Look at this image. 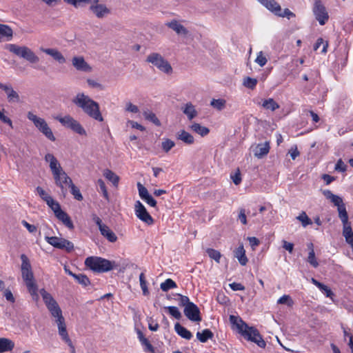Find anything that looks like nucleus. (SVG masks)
<instances>
[{"label":"nucleus","instance_id":"nucleus-57","mask_svg":"<svg viewBox=\"0 0 353 353\" xmlns=\"http://www.w3.org/2000/svg\"><path fill=\"white\" fill-rule=\"evenodd\" d=\"M177 296L179 297L177 299V301L181 306H183L184 308L186 307V305H189V303H192V302L190 301V299L188 296L181 295L180 294H177Z\"/></svg>","mask_w":353,"mask_h":353},{"label":"nucleus","instance_id":"nucleus-61","mask_svg":"<svg viewBox=\"0 0 353 353\" xmlns=\"http://www.w3.org/2000/svg\"><path fill=\"white\" fill-rule=\"evenodd\" d=\"M231 179L235 185H239L241 182V173L239 169L233 174H231Z\"/></svg>","mask_w":353,"mask_h":353},{"label":"nucleus","instance_id":"nucleus-43","mask_svg":"<svg viewBox=\"0 0 353 353\" xmlns=\"http://www.w3.org/2000/svg\"><path fill=\"white\" fill-rule=\"evenodd\" d=\"M175 146V143L170 139H163L161 143L162 150L168 153L172 148Z\"/></svg>","mask_w":353,"mask_h":353},{"label":"nucleus","instance_id":"nucleus-2","mask_svg":"<svg viewBox=\"0 0 353 353\" xmlns=\"http://www.w3.org/2000/svg\"><path fill=\"white\" fill-rule=\"evenodd\" d=\"M87 116L97 121L102 122L103 117L99 104L83 92H78L72 100Z\"/></svg>","mask_w":353,"mask_h":353},{"label":"nucleus","instance_id":"nucleus-29","mask_svg":"<svg viewBox=\"0 0 353 353\" xmlns=\"http://www.w3.org/2000/svg\"><path fill=\"white\" fill-rule=\"evenodd\" d=\"M68 4L73 6L74 8H83L89 6V8L95 3L96 0H63Z\"/></svg>","mask_w":353,"mask_h":353},{"label":"nucleus","instance_id":"nucleus-47","mask_svg":"<svg viewBox=\"0 0 353 353\" xmlns=\"http://www.w3.org/2000/svg\"><path fill=\"white\" fill-rule=\"evenodd\" d=\"M39 292L43 298V300L46 305L50 303L52 301L54 300L52 295L50 293H48L44 288L41 289Z\"/></svg>","mask_w":353,"mask_h":353},{"label":"nucleus","instance_id":"nucleus-31","mask_svg":"<svg viewBox=\"0 0 353 353\" xmlns=\"http://www.w3.org/2000/svg\"><path fill=\"white\" fill-rule=\"evenodd\" d=\"M58 333L61 339L70 347L71 353H76L74 346L69 337L66 327L58 330Z\"/></svg>","mask_w":353,"mask_h":353},{"label":"nucleus","instance_id":"nucleus-59","mask_svg":"<svg viewBox=\"0 0 353 353\" xmlns=\"http://www.w3.org/2000/svg\"><path fill=\"white\" fill-rule=\"evenodd\" d=\"M137 188L139 190V194L142 199L150 195L147 188H145L141 183H137Z\"/></svg>","mask_w":353,"mask_h":353},{"label":"nucleus","instance_id":"nucleus-9","mask_svg":"<svg viewBox=\"0 0 353 353\" xmlns=\"http://www.w3.org/2000/svg\"><path fill=\"white\" fill-rule=\"evenodd\" d=\"M55 119L58 121L63 126L68 128L74 132L81 135L86 136L87 133L82 125L72 116L68 114L64 117H56Z\"/></svg>","mask_w":353,"mask_h":353},{"label":"nucleus","instance_id":"nucleus-50","mask_svg":"<svg viewBox=\"0 0 353 353\" xmlns=\"http://www.w3.org/2000/svg\"><path fill=\"white\" fill-rule=\"evenodd\" d=\"M168 310L169 314L174 317L176 319H180L181 314L179 309L175 306H168L165 307Z\"/></svg>","mask_w":353,"mask_h":353},{"label":"nucleus","instance_id":"nucleus-60","mask_svg":"<svg viewBox=\"0 0 353 353\" xmlns=\"http://www.w3.org/2000/svg\"><path fill=\"white\" fill-rule=\"evenodd\" d=\"M125 111L132 112V113H138L139 112V109L138 106L134 105L131 102H128L125 104Z\"/></svg>","mask_w":353,"mask_h":353},{"label":"nucleus","instance_id":"nucleus-25","mask_svg":"<svg viewBox=\"0 0 353 353\" xmlns=\"http://www.w3.org/2000/svg\"><path fill=\"white\" fill-rule=\"evenodd\" d=\"M234 256L237 259L241 265H245L247 264L248 259L245 255V250L243 244H241L234 250Z\"/></svg>","mask_w":353,"mask_h":353},{"label":"nucleus","instance_id":"nucleus-64","mask_svg":"<svg viewBox=\"0 0 353 353\" xmlns=\"http://www.w3.org/2000/svg\"><path fill=\"white\" fill-rule=\"evenodd\" d=\"M311 282L316 285L322 292H323L325 290L328 288V287L319 281H318L314 278L311 279Z\"/></svg>","mask_w":353,"mask_h":353},{"label":"nucleus","instance_id":"nucleus-33","mask_svg":"<svg viewBox=\"0 0 353 353\" xmlns=\"http://www.w3.org/2000/svg\"><path fill=\"white\" fill-rule=\"evenodd\" d=\"M14 347L12 341L7 338H0V352H5L12 350Z\"/></svg>","mask_w":353,"mask_h":353},{"label":"nucleus","instance_id":"nucleus-56","mask_svg":"<svg viewBox=\"0 0 353 353\" xmlns=\"http://www.w3.org/2000/svg\"><path fill=\"white\" fill-rule=\"evenodd\" d=\"M276 16L281 17H286L288 19H290L292 17H294L295 14L292 12H291L288 8H285L284 9L283 11H282V10L281 9V11L278 12Z\"/></svg>","mask_w":353,"mask_h":353},{"label":"nucleus","instance_id":"nucleus-22","mask_svg":"<svg viewBox=\"0 0 353 353\" xmlns=\"http://www.w3.org/2000/svg\"><path fill=\"white\" fill-rule=\"evenodd\" d=\"M181 110L190 121L192 120L198 115V112L196 110L195 105H194L191 102L185 103L181 107Z\"/></svg>","mask_w":353,"mask_h":353},{"label":"nucleus","instance_id":"nucleus-42","mask_svg":"<svg viewBox=\"0 0 353 353\" xmlns=\"http://www.w3.org/2000/svg\"><path fill=\"white\" fill-rule=\"evenodd\" d=\"M258 81L256 79L251 78L250 77H247L243 79V85L249 89L253 90L255 88Z\"/></svg>","mask_w":353,"mask_h":353},{"label":"nucleus","instance_id":"nucleus-4","mask_svg":"<svg viewBox=\"0 0 353 353\" xmlns=\"http://www.w3.org/2000/svg\"><path fill=\"white\" fill-rule=\"evenodd\" d=\"M21 260V276L26 283L28 292L30 294L32 299L38 301L39 296L38 294V288L34 280L32 266L28 257L22 254L20 256Z\"/></svg>","mask_w":353,"mask_h":353},{"label":"nucleus","instance_id":"nucleus-40","mask_svg":"<svg viewBox=\"0 0 353 353\" xmlns=\"http://www.w3.org/2000/svg\"><path fill=\"white\" fill-rule=\"evenodd\" d=\"M143 116L145 119L151 121L154 124H155L157 126H159L161 125L160 121L158 119V118L156 117L155 114L152 112L150 110H145L143 112Z\"/></svg>","mask_w":353,"mask_h":353},{"label":"nucleus","instance_id":"nucleus-21","mask_svg":"<svg viewBox=\"0 0 353 353\" xmlns=\"http://www.w3.org/2000/svg\"><path fill=\"white\" fill-rule=\"evenodd\" d=\"M40 50L43 52L51 56L54 60L58 61L59 63H65V59L63 55L55 48H41Z\"/></svg>","mask_w":353,"mask_h":353},{"label":"nucleus","instance_id":"nucleus-49","mask_svg":"<svg viewBox=\"0 0 353 353\" xmlns=\"http://www.w3.org/2000/svg\"><path fill=\"white\" fill-rule=\"evenodd\" d=\"M46 203L52 209L54 214H57L60 210H61L59 203L54 201L52 198L49 200V202H46Z\"/></svg>","mask_w":353,"mask_h":353},{"label":"nucleus","instance_id":"nucleus-62","mask_svg":"<svg viewBox=\"0 0 353 353\" xmlns=\"http://www.w3.org/2000/svg\"><path fill=\"white\" fill-rule=\"evenodd\" d=\"M22 225L28 230L30 233H34L37 232V227L34 225H31L28 223L26 221L23 220L21 221Z\"/></svg>","mask_w":353,"mask_h":353},{"label":"nucleus","instance_id":"nucleus-1","mask_svg":"<svg viewBox=\"0 0 353 353\" xmlns=\"http://www.w3.org/2000/svg\"><path fill=\"white\" fill-rule=\"evenodd\" d=\"M44 159L49 163L56 185L60 188L61 194L65 196L68 192V188L72 185L71 178L63 170L58 160L52 154H46Z\"/></svg>","mask_w":353,"mask_h":353},{"label":"nucleus","instance_id":"nucleus-17","mask_svg":"<svg viewBox=\"0 0 353 353\" xmlns=\"http://www.w3.org/2000/svg\"><path fill=\"white\" fill-rule=\"evenodd\" d=\"M0 89L3 90L6 94L7 99L9 103L20 102L19 94L13 89L10 84H4L0 82Z\"/></svg>","mask_w":353,"mask_h":353},{"label":"nucleus","instance_id":"nucleus-34","mask_svg":"<svg viewBox=\"0 0 353 353\" xmlns=\"http://www.w3.org/2000/svg\"><path fill=\"white\" fill-rule=\"evenodd\" d=\"M261 105L265 110L275 111L280 108V105L273 99L269 98L262 101Z\"/></svg>","mask_w":353,"mask_h":353},{"label":"nucleus","instance_id":"nucleus-28","mask_svg":"<svg viewBox=\"0 0 353 353\" xmlns=\"http://www.w3.org/2000/svg\"><path fill=\"white\" fill-rule=\"evenodd\" d=\"M55 216L69 229L72 230L74 228L73 223L66 212L61 210Z\"/></svg>","mask_w":353,"mask_h":353},{"label":"nucleus","instance_id":"nucleus-53","mask_svg":"<svg viewBox=\"0 0 353 353\" xmlns=\"http://www.w3.org/2000/svg\"><path fill=\"white\" fill-rule=\"evenodd\" d=\"M68 188H70L71 189V194L74 196V197L77 201H82L83 200V196L78 188H77L74 183H72V185H70Z\"/></svg>","mask_w":353,"mask_h":353},{"label":"nucleus","instance_id":"nucleus-7","mask_svg":"<svg viewBox=\"0 0 353 353\" xmlns=\"http://www.w3.org/2000/svg\"><path fill=\"white\" fill-rule=\"evenodd\" d=\"M27 118L33 123L35 128L47 139L52 141L56 140L51 128L44 119L37 116L31 111L28 112Z\"/></svg>","mask_w":353,"mask_h":353},{"label":"nucleus","instance_id":"nucleus-36","mask_svg":"<svg viewBox=\"0 0 353 353\" xmlns=\"http://www.w3.org/2000/svg\"><path fill=\"white\" fill-rule=\"evenodd\" d=\"M190 128L191 130L197 133L201 137L206 136L210 132V130L208 128L202 126L198 123H193L191 125H190Z\"/></svg>","mask_w":353,"mask_h":353},{"label":"nucleus","instance_id":"nucleus-55","mask_svg":"<svg viewBox=\"0 0 353 353\" xmlns=\"http://www.w3.org/2000/svg\"><path fill=\"white\" fill-rule=\"evenodd\" d=\"M307 261L314 268L319 266V262L316 259L314 251L309 252Z\"/></svg>","mask_w":353,"mask_h":353},{"label":"nucleus","instance_id":"nucleus-26","mask_svg":"<svg viewBox=\"0 0 353 353\" xmlns=\"http://www.w3.org/2000/svg\"><path fill=\"white\" fill-rule=\"evenodd\" d=\"M270 144L269 142H265L263 143H259L256 145L254 150V156L258 158H261L269 152Z\"/></svg>","mask_w":353,"mask_h":353},{"label":"nucleus","instance_id":"nucleus-39","mask_svg":"<svg viewBox=\"0 0 353 353\" xmlns=\"http://www.w3.org/2000/svg\"><path fill=\"white\" fill-rule=\"evenodd\" d=\"M176 287V283L171 279H167L160 285V288L163 292H168L169 290L175 288Z\"/></svg>","mask_w":353,"mask_h":353},{"label":"nucleus","instance_id":"nucleus-46","mask_svg":"<svg viewBox=\"0 0 353 353\" xmlns=\"http://www.w3.org/2000/svg\"><path fill=\"white\" fill-rule=\"evenodd\" d=\"M206 252L208 254V256L211 259H214L216 262H217V263L220 262V259L221 257V254L219 251L212 249V248H208L206 250Z\"/></svg>","mask_w":353,"mask_h":353},{"label":"nucleus","instance_id":"nucleus-6","mask_svg":"<svg viewBox=\"0 0 353 353\" xmlns=\"http://www.w3.org/2000/svg\"><path fill=\"white\" fill-rule=\"evenodd\" d=\"M5 48L19 58L23 59L30 63H37L39 61V57L34 51L26 46H19L14 43L6 44Z\"/></svg>","mask_w":353,"mask_h":353},{"label":"nucleus","instance_id":"nucleus-41","mask_svg":"<svg viewBox=\"0 0 353 353\" xmlns=\"http://www.w3.org/2000/svg\"><path fill=\"white\" fill-rule=\"evenodd\" d=\"M140 287L144 296L149 295L150 292L147 285V281L145 280V276L143 272H141L139 275Z\"/></svg>","mask_w":353,"mask_h":353},{"label":"nucleus","instance_id":"nucleus-37","mask_svg":"<svg viewBox=\"0 0 353 353\" xmlns=\"http://www.w3.org/2000/svg\"><path fill=\"white\" fill-rule=\"evenodd\" d=\"M213 337L212 332L208 330H203L201 332H198L196 333V338L201 343H205L208 339H211Z\"/></svg>","mask_w":353,"mask_h":353},{"label":"nucleus","instance_id":"nucleus-14","mask_svg":"<svg viewBox=\"0 0 353 353\" xmlns=\"http://www.w3.org/2000/svg\"><path fill=\"white\" fill-rule=\"evenodd\" d=\"M313 12L320 25L323 26L327 21L329 19L328 13L325 6L319 0L315 1L313 7Z\"/></svg>","mask_w":353,"mask_h":353},{"label":"nucleus","instance_id":"nucleus-18","mask_svg":"<svg viewBox=\"0 0 353 353\" xmlns=\"http://www.w3.org/2000/svg\"><path fill=\"white\" fill-rule=\"evenodd\" d=\"M72 64L76 70L84 72H91L92 67L85 61L82 56L74 57L72 59Z\"/></svg>","mask_w":353,"mask_h":353},{"label":"nucleus","instance_id":"nucleus-16","mask_svg":"<svg viewBox=\"0 0 353 353\" xmlns=\"http://www.w3.org/2000/svg\"><path fill=\"white\" fill-rule=\"evenodd\" d=\"M184 314L185 316L192 321H201L200 310L196 305L194 303H189L184 308Z\"/></svg>","mask_w":353,"mask_h":353},{"label":"nucleus","instance_id":"nucleus-20","mask_svg":"<svg viewBox=\"0 0 353 353\" xmlns=\"http://www.w3.org/2000/svg\"><path fill=\"white\" fill-rule=\"evenodd\" d=\"M166 26L174 30L179 35L185 37L189 34L188 29L175 19L167 23Z\"/></svg>","mask_w":353,"mask_h":353},{"label":"nucleus","instance_id":"nucleus-5","mask_svg":"<svg viewBox=\"0 0 353 353\" xmlns=\"http://www.w3.org/2000/svg\"><path fill=\"white\" fill-rule=\"evenodd\" d=\"M85 265L97 272H106L117 267L114 261L98 256L88 257L85 261Z\"/></svg>","mask_w":353,"mask_h":353},{"label":"nucleus","instance_id":"nucleus-44","mask_svg":"<svg viewBox=\"0 0 353 353\" xmlns=\"http://www.w3.org/2000/svg\"><path fill=\"white\" fill-rule=\"evenodd\" d=\"M74 279L81 285L85 287L90 285V282L88 276L83 274H78L74 276Z\"/></svg>","mask_w":353,"mask_h":353},{"label":"nucleus","instance_id":"nucleus-8","mask_svg":"<svg viewBox=\"0 0 353 353\" xmlns=\"http://www.w3.org/2000/svg\"><path fill=\"white\" fill-rule=\"evenodd\" d=\"M146 61L156 67L160 72L171 74L173 72L170 63L161 54L152 52L148 55Z\"/></svg>","mask_w":353,"mask_h":353},{"label":"nucleus","instance_id":"nucleus-45","mask_svg":"<svg viewBox=\"0 0 353 353\" xmlns=\"http://www.w3.org/2000/svg\"><path fill=\"white\" fill-rule=\"evenodd\" d=\"M296 219L301 222V224L304 228L308 225H311L312 223L305 212H302Z\"/></svg>","mask_w":353,"mask_h":353},{"label":"nucleus","instance_id":"nucleus-32","mask_svg":"<svg viewBox=\"0 0 353 353\" xmlns=\"http://www.w3.org/2000/svg\"><path fill=\"white\" fill-rule=\"evenodd\" d=\"M176 332L182 338L190 340L192 337V333L185 327L176 323L174 325Z\"/></svg>","mask_w":353,"mask_h":353},{"label":"nucleus","instance_id":"nucleus-24","mask_svg":"<svg viewBox=\"0 0 353 353\" xmlns=\"http://www.w3.org/2000/svg\"><path fill=\"white\" fill-rule=\"evenodd\" d=\"M13 31L7 25L0 24V42L10 41L12 38Z\"/></svg>","mask_w":353,"mask_h":353},{"label":"nucleus","instance_id":"nucleus-63","mask_svg":"<svg viewBox=\"0 0 353 353\" xmlns=\"http://www.w3.org/2000/svg\"><path fill=\"white\" fill-rule=\"evenodd\" d=\"M311 282L316 285L322 292H323L325 290L328 288V287L319 281H318L314 278L311 279Z\"/></svg>","mask_w":353,"mask_h":353},{"label":"nucleus","instance_id":"nucleus-54","mask_svg":"<svg viewBox=\"0 0 353 353\" xmlns=\"http://www.w3.org/2000/svg\"><path fill=\"white\" fill-rule=\"evenodd\" d=\"M97 184L99 185V186L100 188V190L101 191L104 198L107 201H109V194H108V190H107V188H106L104 181L101 179H98Z\"/></svg>","mask_w":353,"mask_h":353},{"label":"nucleus","instance_id":"nucleus-58","mask_svg":"<svg viewBox=\"0 0 353 353\" xmlns=\"http://www.w3.org/2000/svg\"><path fill=\"white\" fill-rule=\"evenodd\" d=\"M255 62L261 67L264 66L267 63L268 60L266 57L263 56V52L261 51L258 53Z\"/></svg>","mask_w":353,"mask_h":353},{"label":"nucleus","instance_id":"nucleus-3","mask_svg":"<svg viewBox=\"0 0 353 353\" xmlns=\"http://www.w3.org/2000/svg\"><path fill=\"white\" fill-rule=\"evenodd\" d=\"M230 322L237 331L247 340L256 343L260 347L264 348L266 345L265 341L259 334V331L250 327L241 318L234 315L230 316Z\"/></svg>","mask_w":353,"mask_h":353},{"label":"nucleus","instance_id":"nucleus-27","mask_svg":"<svg viewBox=\"0 0 353 353\" xmlns=\"http://www.w3.org/2000/svg\"><path fill=\"white\" fill-rule=\"evenodd\" d=\"M101 235L107 239V240L111 243H114L117 240V236L115 233L110 229V228L105 225L99 230Z\"/></svg>","mask_w":353,"mask_h":353},{"label":"nucleus","instance_id":"nucleus-19","mask_svg":"<svg viewBox=\"0 0 353 353\" xmlns=\"http://www.w3.org/2000/svg\"><path fill=\"white\" fill-rule=\"evenodd\" d=\"M341 222L343 223V235L345 239V241L352 247L353 246V232L351 224L348 219L342 220Z\"/></svg>","mask_w":353,"mask_h":353},{"label":"nucleus","instance_id":"nucleus-15","mask_svg":"<svg viewBox=\"0 0 353 353\" xmlns=\"http://www.w3.org/2000/svg\"><path fill=\"white\" fill-rule=\"evenodd\" d=\"M89 10L98 19L105 18L111 13L110 9L105 4L100 3L99 0H96Z\"/></svg>","mask_w":353,"mask_h":353},{"label":"nucleus","instance_id":"nucleus-23","mask_svg":"<svg viewBox=\"0 0 353 353\" xmlns=\"http://www.w3.org/2000/svg\"><path fill=\"white\" fill-rule=\"evenodd\" d=\"M269 11L276 15L281 11V6L275 0H257Z\"/></svg>","mask_w":353,"mask_h":353},{"label":"nucleus","instance_id":"nucleus-52","mask_svg":"<svg viewBox=\"0 0 353 353\" xmlns=\"http://www.w3.org/2000/svg\"><path fill=\"white\" fill-rule=\"evenodd\" d=\"M36 191L39 196L46 202H49V200L52 199V196H50L41 187L38 186L36 188Z\"/></svg>","mask_w":353,"mask_h":353},{"label":"nucleus","instance_id":"nucleus-12","mask_svg":"<svg viewBox=\"0 0 353 353\" xmlns=\"http://www.w3.org/2000/svg\"><path fill=\"white\" fill-rule=\"evenodd\" d=\"M134 212L137 217L145 224L151 225L154 223V219L139 201H136L134 204Z\"/></svg>","mask_w":353,"mask_h":353},{"label":"nucleus","instance_id":"nucleus-13","mask_svg":"<svg viewBox=\"0 0 353 353\" xmlns=\"http://www.w3.org/2000/svg\"><path fill=\"white\" fill-rule=\"evenodd\" d=\"M45 239L49 244L56 248L65 249L68 252L74 249L73 243L67 239L57 236H46Z\"/></svg>","mask_w":353,"mask_h":353},{"label":"nucleus","instance_id":"nucleus-11","mask_svg":"<svg viewBox=\"0 0 353 353\" xmlns=\"http://www.w3.org/2000/svg\"><path fill=\"white\" fill-rule=\"evenodd\" d=\"M48 310L50 312L51 315L54 317L55 322L57 325L58 330L66 327L65 319L62 314V311L59 306L57 302L54 300L50 303L46 305Z\"/></svg>","mask_w":353,"mask_h":353},{"label":"nucleus","instance_id":"nucleus-38","mask_svg":"<svg viewBox=\"0 0 353 353\" xmlns=\"http://www.w3.org/2000/svg\"><path fill=\"white\" fill-rule=\"evenodd\" d=\"M210 105L213 107L214 109L221 111L225 108L226 101L223 99H213L210 101Z\"/></svg>","mask_w":353,"mask_h":353},{"label":"nucleus","instance_id":"nucleus-10","mask_svg":"<svg viewBox=\"0 0 353 353\" xmlns=\"http://www.w3.org/2000/svg\"><path fill=\"white\" fill-rule=\"evenodd\" d=\"M323 195L327 199H329L335 206L337 207L339 217L341 221L348 219V214L346 210L345 205L343 199L336 194H334L330 190H325L323 191Z\"/></svg>","mask_w":353,"mask_h":353},{"label":"nucleus","instance_id":"nucleus-48","mask_svg":"<svg viewBox=\"0 0 353 353\" xmlns=\"http://www.w3.org/2000/svg\"><path fill=\"white\" fill-rule=\"evenodd\" d=\"M6 110L4 108L0 109V120L7 125H8L11 128H13L12 121V120L6 115Z\"/></svg>","mask_w":353,"mask_h":353},{"label":"nucleus","instance_id":"nucleus-51","mask_svg":"<svg viewBox=\"0 0 353 353\" xmlns=\"http://www.w3.org/2000/svg\"><path fill=\"white\" fill-rule=\"evenodd\" d=\"M277 303L286 304L287 305L292 307L294 304V301L289 295L285 294L278 299Z\"/></svg>","mask_w":353,"mask_h":353},{"label":"nucleus","instance_id":"nucleus-35","mask_svg":"<svg viewBox=\"0 0 353 353\" xmlns=\"http://www.w3.org/2000/svg\"><path fill=\"white\" fill-rule=\"evenodd\" d=\"M103 176L106 179L110 181L114 186L117 187L119 182V176L109 169L103 171Z\"/></svg>","mask_w":353,"mask_h":353},{"label":"nucleus","instance_id":"nucleus-30","mask_svg":"<svg viewBox=\"0 0 353 353\" xmlns=\"http://www.w3.org/2000/svg\"><path fill=\"white\" fill-rule=\"evenodd\" d=\"M176 137L179 140L182 141L188 145H191L194 142V137L190 133L183 130L177 133Z\"/></svg>","mask_w":353,"mask_h":353}]
</instances>
